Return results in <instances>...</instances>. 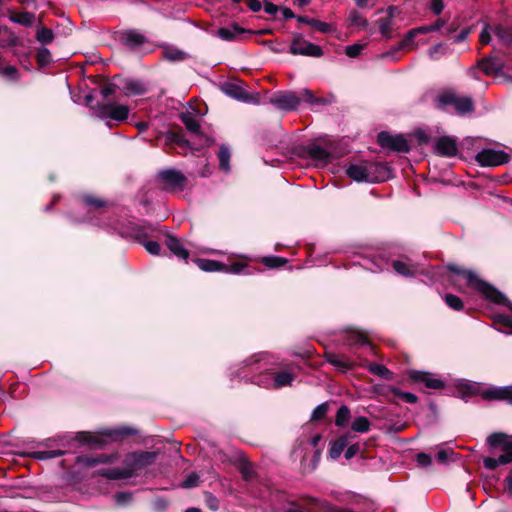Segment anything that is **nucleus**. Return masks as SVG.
<instances>
[{
  "label": "nucleus",
  "instance_id": "nucleus-1",
  "mask_svg": "<svg viewBox=\"0 0 512 512\" xmlns=\"http://www.w3.org/2000/svg\"><path fill=\"white\" fill-rule=\"evenodd\" d=\"M156 458V452H131L125 455L123 467L102 468L97 470L95 474L109 480L129 479L141 475L156 461Z\"/></svg>",
  "mask_w": 512,
  "mask_h": 512
},
{
  "label": "nucleus",
  "instance_id": "nucleus-2",
  "mask_svg": "<svg viewBox=\"0 0 512 512\" xmlns=\"http://www.w3.org/2000/svg\"><path fill=\"white\" fill-rule=\"evenodd\" d=\"M448 269L458 276L463 277L467 284L473 289L477 290L485 298L491 300L496 304L506 305L512 311V303L497 289L489 283L480 279L476 273L471 270H465L457 267L456 265H448ZM499 322L507 327H512V316L500 315Z\"/></svg>",
  "mask_w": 512,
  "mask_h": 512
},
{
  "label": "nucleus",
  "instance_id": "nucleus-3",
  "mask_svg": "<svg viewBox=\"0 0 512 512\" xmlns=\"http://www.w3.org/2000/svg\"><path fill=\"white\" fill-rule=\"evenodd\" d=\"M346 174L356 182L379 183L391 178L392 170L381 162L361 160L348 165Z\"/></svg>",
  "mask_w": 512,
  "mask_h": 512
},
{
  "label": "nucleus",
  "instance_id": "nucleus-4",
  "mask_svg": "<svg viewBox=\"0 0 512 512\" xmlns=\"http://www.w3.org/2000/svg\"><path fill=\"white\" fill-rule=\"evenodd\" d=\"M113 230L122 238L135 240L144 245L146 251L152 255H158L161 247L156 241L147 240L156 231V227L151 224H137L131 221L118 222L113 226Z\"/></svg>",
  "mask_w": 512,
  "mask_h": 512
},
{
  "label": "nucleus",
  "instance_id": "nucleus-5",
  "mask_svg": "<svg viewBox=\"0 0 512 512\" xmlns=\"http://www.w3.org/2000/svg\"><path fill=\"white\" fill-rule=\"evenodd\" d=\"M275 108L282 111L296 110L302 102L310 105H318L323 102L322 99L317 98L309 89H302L299 92L295 91H278L274 93L269 100Z\"/></svg>",
  "mask_w": 512,
  "mask_h": 512
},
{
  "label": "nucleus",
  "instance_id": "nucleus-6",
  "mask_svg": "<svg viewBox=\"0 0 512 512\" xmlns=\"http://www.w3.org/2000/svg\"><path fill=\"white\" fill-rule=\"evenodd\" d=\"M487 443L491 448L500 449L502 454L497 458H484L483 464L486 469L494 470L499 465H506L512 462V436L504 433H493L487 438Z\"/></svg>",
  "mask_w": 512,
  "mask_h": 512
},
{
  "label": "nucleus",
  "instance_id": "nucleus-7",
  "mask_svg": "<svg viewBox=\"0 0 512 512\" xmlns=\"http://www.w3.org/2000/svg\"><path fill=\"white\" fill-rule=\"evenodd\" d=\"M438 106L441 108L453 106L456 113L459 115H465L474 110V102L471 97L460 96L453 92L442 93L438 97Z\"/></svg>",
  "mask_w": 512,
  "mask_h": 512
},
{
  "label": "nucleus",
  "instance_id": "nucleus-8",
  "mask_svg": "<svg viewBox=\"0 0 512 512\" xmlns=\"http://www.w3.org/2000/svg\"><path fill=\"white\" fill-rule=\"evenodd\" d=\"M94 114L100 119H111L116 122H123L128 118L129 107L123 104L112 102L97 103L92 107Z\"/></svg>",
  "mask_w": 512,
  "mask_h": 512
},
{
  "label": "nucleus",
  "instance_id": "nucleus-9",
  "mask_svg": "<svg viewBox=\"0 0 512 512\" xmlns=\"http://www.w3.org/2000/svg\"><path fill=\"white\" fill-rule=\"evenodd\" d=\"M294 380V376L289 372H266L262 375L255 376L253 382L264 388H281L290 386Z\"/></svg>",
  "mask_w": 512,
  "mask_h": 512
},
{
  "label": "nucleus",
  "instance_id": "nucleus-10",
  "mask_svg": "<svg viewBox=\"0 0 512 512\" xmlns=\"http://www.w3.org/2000/svg\"><path fill=\"white\" fill-rule=\"evenodd\" d=\"M290 53L311 57H321L323 50L320 46L305 40L300 34L296 35L290 45Z\"/></svg>",
  "mask_w": 512,
  "mask_h": 512
},
{
  "label": "nucleus",
  "instance_id": "nucleus-11",
  "mask_svg": "<svg viewBox=\"0 0 512 512\" xmlns=\"http://www.w3.org/2000/svg\"><path fill=\"white\" fill-rule=\"evenodd\" d=\"M378 144L383 148H388L396 152L407 153L410 150L408 141L402 135H391L382 131L377 136Z\"/></svg>",
  "mask_w": 512,
  "mask_h": 512
},
{
  "label": "nucleus",
  "instance_id": "nucleus-12",
  "mask_svg": "<svg viewBox=\"0 0 512 512\" xmlns=\"http://www.w3.org/2000/svg\"><path fill=\"white\" fill-rule=\"evenodd\" d=\"M303 153L307 159L313 161L316 166L321 167L328 165L335 158L328 149L315 143L304 147Z\"/></svg>",
  "mask_w": 512,
  "mask_h": 512
},
{
  "label": "nucleus",
  "instance_id": "nucleus-13",
  "mask_svg": "<svg viewBox=\"0 0 512 512\" xmlns=\"http://www.w3.org/2000/svg\"><path fill=\"white\" fill-rule=\"evenodd\" d=\"M476 161L481 166H498L509 161V155L501 150L483 149L476 155Z\"/></svg>",
  "mask_w": 512,
  "mask_h": 512
},
{
  "label": "nucleus",
  "instance_id": "nucleus-14",
  "mask_svg": "<svg viewBox=\"0 0 512 512\" xmlns=\"http://www.w3.org/2000/svg\"><path fill=\"white\" fill-rule=\"evenodd\" d=\"M157 178L166 190L182 188L186 182L185 175L175 169L162 170L158 173Z\"/></svg>",
  "mask_w": 512,
  "mask_h": 512
},
{
  "label": "nucleus",
  "instance_id": "nucleus-15",
  "mask_svg": "<svg viewBox=\"0 0 512 512\" xmlns=\"http://www.w3.org/2000/svg\"><path fill=\"white\" fill-rule=\"evenodd\" d=\"M223 91L226 95H228L231 98H234L238 101H241L244 103H254V104L259 103L258 99L253 94L246 91L240 85H237L234 83H226L223 86Z\"/></svg>",
  "mask_w": 512,
  "mask_h": 512
},
{
  "label": "nucleus",
  "instance_id": "nucleus-16",
  "mask_svg": "<svg viewBox=\"0 0 512 512\" xmlns=\"http://www.w3.org/2000/svg\"><path fill=\"white\" fill-rule=\"evenodd\" d=\"M396 12H398L397 7L389 6L385 12V16L377 20L379 31L386 39L392 37V32L395 28L394 16Z\"/></svg>",
  "mask_w": 512,
  "mask_h": 512
},
{
  "label": "nucleus",
  "instance_id": "nucleus-17",
  "mask_svg": "<svg viewBox=\"0 0 512 512\" xmlns=\"http://www.w3.org/2000/svg\"><path fill=\"white\" fill-rule=\"evenodd\" d=\"M434 149L440 156L454 157L458 153L456 139L450 136L439 137L434 143Z\"/></svg>",
  "mask_w": 512,
  "mask_h": 512
},
{
  "label": "nucleus",
  "instance_id": "nucleus-18",
  "mask_svg": "<svg viewBox=\"0 0 512 512\" xmlns=\"http://www.w3.org/2000/svg\"><path fill=\"white\" fill-rule=\"evenodd\" d=\"M482 397L486 400H500L512 404V385L485 389Z\"/></svg>",
  "mask_w": 512,
  "mask_h": 512
},
{
  "label": "nucleus",
  "instance_id": "nucleus-19",
  "mask_svg": "<svg viewBox=\"0 0 512 512\" xmlns=\"http://www.w3.org/2000/svg\"><path fill=\"white\" fill-rule=\"evenodd\" d=\"M409 376L412 380L423 383L429 389L439 390L445 385L441 379L435 378L428 372L413 370L409 373Z\"/></svg>",
  "mask_w": 512,
  "mask_h": 512
},
{
  "label": "nucleus",
  "instance_id": "nucleus-20",
  "mask_svg": "<svg viewBox=\"0 0 512 512\" xmlns=\"http://www.w3.org/2000/svg\"><path fill=\"white\" fill-rule=\"evenodd\" d=\"M117 459L116 455L98 454V455H80L76 458L78 464L86 467H94L99 464H110Z\"/></svg>",
  "mask_w": 512,
  "mask_h": 512
},
{
  "label": "nucleus",
  "instance_id": "nucleus-21",
  "mask_svg": "<svg viewBox=\"0 0 512 512\" xmlns=\"http://www.w3.org/2000/svg\"><path fill=\"white\" fill-rule=\"evenodd\" d=\"M478 66L487 76H492L499 74L503 70L504 63L495 56H488L481 59L478 62Z\"/></svg>",
  "mask_w": 512,
  "mask_h": 512
},
{
  "label": "nucleus",
  "instance_id": "nucleus-22",
  "mask_svg": "<svg viewBox=\"0 0 512 512\" xmlns=\"http://www.w3.org/2000/svg\"><path fill=\"white\" fill-rule=\"evenodd\" d=\"M146 42V37L135 30L126 31L121 35V43L133 50L140 48Z\"/></svg>",
  "mask_w": 512,
  "mask_h": 512
},
{
  "label": "nucleus",
  "instance_id": "nucleus-23",
  "mask_svg": "<svg viewBox=\"0 0 512 512\" xmlns=\"http://www.w3.org/2000/svg\"><path fill=\"white\" fill-rule=\"evenodd\" d=\"M345 344L349 347H367L373 350V345L365 335L356 330H350L345 335Z\"/></svg>",
  "mask_w": 512,
  "mask_h": 512
},
{
  "label": "nucleus",
  "instance_id": "nucleus-24",
  "mask_svg": "<svg viewBox=\"0 0 512 512\" xmlns=\"http://www.w3.org/2000/svg\"><path fill=\"white\" fill-rule=\"evenodd\" d=\"M167 248L176 257L181 260H187L189 257L188 250L183 246L181 241L172 235H168L165 241Z\"/></svg>",
  "mask_w": 512,
  "mask_h": 512
},
{
  "label": "nucleus",
  "instance_id": "nucleus-25",
  "mask_svg": "<svg viewBox=\"0 0 512 512\" xmlns=\"http://www.w3.org/2000/svg\"><path fill=\"white\" fill-rule=\"evenodd\" d=\"M327 361L340 372H346L354 367V363L344 355L328 354Z\"/></svg>",
  "mask_w": 512,
  "mask_h": 512
},
{
  "label": "nucleus",
  "instance_id": "nucleus-26",
  "mask_svg": "<svg viewBox=\"0 0 512 512\" xmlns=\"http://www.w3.org/2000/svg\"><path fill=\"white\" fill-rule=\"evenodd\" d=\"M243 33H245V30L236 24L230 27H222L217 31L218 37L225 41H235Z\"/></svg>",
  "mask_w": 512,
  "mask_h": 512
},
{
  "label": "nucleus",
  "instance_id": "nucleus-27",
  "mask_svg": "<svg viewBox=\"0 0 512 512\" xmlns=\"http://www.w3.org/2000/svg\"><path fill=\"white\" fill-rule=\"evenodd\" d=\"M351 437L352 436L350 434H345V435L339 437L338 439H336L332 443L330 450H329V454L332 459H337L340 457V455L342 454L344 449L349 445Z\"/></svg>",
  "mask_w": 512,
  "mask_h": 512
},
{
  "label": "nucleus",
  "instance_id": "nucleus-28",
  "mask_svg": "<svg viewBox=\"0 0 512 512\" xmlns=\"http://www.w3.org/2000/svg\"><path fill=\"white\" fill-rule=\"evenodd\" d=\"M296 19L299 23L310 25L321 33H329L333 29L331 24L307 16H297Z\"/></svg>",
  "mask_w": 512,
  "mask_h": 512
},
{
  "label": "nucleus",
  "instance_id": "nucleus-29",
  "mask_svg": "<svg viewBox=\"0 0 512 512\" xmlns=\"http://www.w3.org/2000/svg\"><path fill=\"white\" fill-rule=\"evenodd\" d=\"M197 266L206 272H223L226 269V264L210 259H197Z\"/></svg>",
  "mask_w": 512,
  "mask_h": 512
},
{
  "label": "nucleus",
  "instance_id": "nucleus-30",
  "mask_svg": "<svg viewBox=\"0 0 512 512\" xmlns=\"http://www.w3.org/2000/svg\"><path fill=\"white\" fill-rule=\"evenodd\" d=\"M180 120L185 125L186 129L191 133L198 134L200 132L199 120L192 112L186 111L181 113Z\"/></svg>",
  "mask_w": 512,
  "mask_h": 512
},
{
  "label": "nucleus",
  "instance_id": "nucleus-31",
  "mask_svg": "<svg viewBox=\"0 0 512 512\" xmlns=\"http://www.w3.org/2000/svg\"><path fill=\"white\" fill-rule=\"evenodd\" d=\"M136 431L129 427H122L118 429H106L103 431L102 435L106 436L112 441H117L124 436L134 435Z\"/></svg>",
  "mask_w": 512,
  "mask_h": 512
},
{
  "label": "nucleus",
  "instance_id": "nucleus-32",
  "mask_svg": "<svg viewBox=\"0 0 512 512\" xmlns=\"http://www.w3.org/2000/svg\"><path fill=\"white\" fill-rule=\"evenodd\" d=\"M493 34L504 45L512 44V29L503 27L501 25L493 26Z\"/></svg>",
  "mask_w": 512,
  "mask_h": 512
},
{
  "label": "nucleus",
  "instance_id": "nucleus-33",
  "mask_svg": "<svg viewBox=\"0 0 512 512\" xmlns=\"http://www.w3.org/2000/svg\"><path fill=\"white\" fill-rule=\"evenodd\" d=\"M10 20L25 27H30L35 22V14L31 12H20L12 15Z\"/></svg>",
  "mask_w": 512,
  "mask_h": 512
},
{
  "label": "nucleus",
  "instance_id": "nucleus-34",
  "mask_svg": "<svg viewBox=\"0 0 512 512\" xmlns=\"http://www.w3.org/2000/svg\"><path fill=\"white\" fill-rule=\"evenodd\" d=\"M368 371L384 379H392V372L382 364L368 363Z\"/></svg>",
  "mask_w": 512,
  "mask_h": 512
},
{
  "label": "nucleus",
  "instance_id": "nucleus-35",
  "mask_svg": "<svg viewBox=\"0 0 512 512\" xmlns=\"http://www.w3.org/2000/svg\"><path fill=\"white\" fill-rule=\"evenodd\" d=\"M219 166L224 172L230 171V151L228 147L222 145L218 152Z\"/></svg>",
  "mask_w": 512,
  "mask_h": 512
},
{
  "label": "nucleus",
  "instance_id": "nucleus-36",
  "mask_svg": "<svg viewBox=\"0 0 512 512\" xmlns=\"http://www.w3.org/2000/svg\"><path fill=\"white\" fill-rule=\"evenodd\" d=\"M370 421L364 416H359L352 422V430L357 433H366L370 429Z\"/></svg>",
  "mask_w": 512,
  "mask_h": 512
},
{
  "label": "nucleus",
  "instance_id": "nucleus-37",
  "mask_svg": "<svg viewBox=\"0 0 512 512\" xmlns=\"http://www.w3.org/2000/svg\"><path fill=\"white\" fill-rule=\"evenodd\" d=\"M65 454L64 450H47V451H36L32 453V457L37 460H48L52 458L61 457Z\"/></svg>",
  "mask_w": 512,
  "mask_h": 512
},
{
  "label": "nucleus",
  "instance_id": "nucleus-38",
  "mask_svg": "<svg viewBox=\"0 0 512 512\" xmlns=\"http://www.w3.org/2000/svg\"><path fill=\"white\" fill-rule=\"evenodd\" d=\"M350 419V409L346 405H341L336 414L335 424L339 427L347 425Z\"/></svg>",
  "mask_w": 512,
  "mask_h": 512
},
{
  "label": "nucleus",
  "instance_id": "nucleus-39",
  "mask_svg": "<svg viewBox=\"0 0 512 512\" xmlns=\"http://www.w3.org/2000/svg\"><path fill=\"white\" fill-rule=\"evenodd\" d=\"M36 39L43 44H50L54 40V33L49 28L39 27L36 31Z\"/></svg>",
  "mask_w": 512,
  "mask_h": 512
},
{
  "label": "nucleus",
  "instance_id": "nucleus-40",
  "mask_svg": "<svg viewBox=\"0 0 512 512\" xmlns=\"http://www.w3.org/2000/svg\"><path fill=\"white\" fill-rule=\"evenodd\" d=\"M393 268L398 274L403 276H413L415 274V269L402 261H394Z\"/></svg>",
  "mask_w": 512,
  "mask_h": 512
},
{
  "label": "nucleus",
  "instance_id": "nucleus-41",
  "mask_svg": "<svg viewBox=\"0 0 512 512\" xmlns=\"http://www.w3.org/2000/svg\"><path fill=\"white\" fill-rule=\"evenodd\" d=\"M37 62L40 66L45 67L52 61L51 53L46 47H42L38 50L36 55Z\"/></svg>",
  "mask_w": 512,
  "mask_h": 512
},
{
  "label": "nucleus",
  "instance_id": "nucleus-42",
  "mask_svg": "<svg viewBox=\"0 0 512 512\" xmlns=\"http://www.w3.org/2000/svg\"><path fill=\"white\" fill-rule=\"evenodd\" d=\"M445 303L453 310L460 311L463 309V302L461 298L453 294H446L444 296Z\"/></svg>",
  "mask_w": 512,
  "mask_h": 512
},
{
  "label": "nucleus",
  "instance_id": "nucleus-43",
  "mask_svg": "<svg viewBox=\"0 0 512 512\" xmlns=\"http://www.w3.org/2000/svg\"><path fill=\"white\" fill-rule=\"evenodd\" d=\"M391 392L400 397L406 403L414 404L417 402L418 398L414 393L401 391L399 388L392 387Z\"/></svg>",
  "mask_w": 512,
  "mask_h": 512
},
{
  "label": "nucleus",
  "instance_id": "nucleus-44",
  "mask_svg": "<svg viewBox=\"0 0 512 512\" xmlns=\"http://www.w3.org/2000/svg\"><path fill=\"white\" fill-rule=\"evenodd\" d=\"M164 58L169 61H182L186 58V53L179 49H166L164 51Z\"/></svg>",
  "mask_w": 512,
  "mask_h": 512
},
{
  "label": "nucleus",
  "instance_id": "nucleus-45",
  "mask_svg": "<svg viewBox=\"0 0 512 512\" xmlns=\"http://www.w3.org/2000/svg\"><path fill=\"white\" fill-rule=\"evenodd\" d=\"M417 36L414 29L408 31L404 39L399 43L397 51L400 49H412L414 47V38Z\"/></svg>",
  "mask_w": 512,
  "mask_h": 512
},
{
  "label": "nucleus",
  "instance_id": "nucleus-46",
  "mask_svg": "<svg viewBox=\"0 0 512 512\" xmlns=\"http://www.w3.org/2000/svg\"><path fill=\"white\" fill-rule=\"evenodd\" d=\"M145 92V88L142 83L138 81H128L125 87L126 94L140 95Z\"/></svg>",
  "mask_w": 512,
  "mask_h": 512
},
{
  "label": "nucleus",
  "instance_id": "nucleus-47",
  "mask_svg": "<svg viewBox=\"0 0 512 512\" xmlns=\"http://www.w3.org/2000/svg\"><path fill=\"white\" fill-rule=\"evenodd\" d=\"M98 438L99 437L96 435H93L91 433H85V432L80 433L78 436V439L80 442L89 444L93 447H97L102 444V442Z\"/></svg>",
  "mask_w": 512,
  "mask_h": 512
},
{
  "label": "nucleus",
  "instance_id": "nucleus-48",
  "mask_svg": "<svg viewBox=\"0 0 512 512\" xmlns=\"http://www.w3.org/2000/svg\"><path fill=\"white\" fill-rule=\"evenodd\" d=\"M492 34H493V26H490L489 24H485L481 33H480V42L483 45H488L492 41Z\"/></svg>",
  "mask_w": 512,
  "mask_h": 512
},
{
  "label": "nucleus",
  "instance_id": "nucleus-49",
  "mask_svg": "<svg viewBox=\"0 0 512 512\" xmlns=\"http://www.w3.org/2000/svg\"><path fill=\"white\" fill-rule=\"evenodd\" d=\"M263 263L267 267L276 268L284 265L286 263V260L280 257L269 256L263 259Z\"/></svg>",
  "mask_w": 512,
  "mask_h": 512
},
{
  "label": "nucleus",
  "instance_id": "nucleus-50",
  "mask_svg": "<svg viewBox=\"0 0 512 512\" xmlns=\"http://www.w3.org/2000/svg\"><path fill=\"white\" fill-rule=\"evenodd\" d=\"M364 47L365 45L360 43L349 45L345 48V54L350 58L357 57L364 49Z\"/></svg>",
  "mask_w": 512,
  "mask_h": 512
},
{
  "label": "nucleus",
  "instance_id": "nucleus-51",
  "mask_svg": "<svg viewBox=\"0 0 512 512\" xmlns=\"http://www.w3.org/2000/svg\"><path fill=\"white\" fill-rule=\"evenodd\" d=\"M327 411H328L327 403H321L314 408L312 415H311V419L312 420L322 419L326 415Z\"/></svg>",
  "mask_w": 512,
  "mask_h": 512
},
{
  "label": "nucleus",
  "instance_id": "nucleus-52",
  "mask_svg": "<svg viewBox=\"0 0 512 512\" xmlns=\"http://www.w3.org/2000/svg\"><path fill=\"white\" fill-rule=\"evenodd\" d=\"M241 474L245 481H251L254 478L255 471L251 463H245L241 467Z\"/></svg>",
  "mask_w": 512,
  "mask_h": 512
},
{
  "label": "nucleus",
  "instance_id": "nucleus-53",
  "mask_svg": "<svg viewBox=\"0 0 512 512\" xmlns=\"http://www.w3.org/2000/svg\"><path fill=\"white\" fill-rule=\"evenodd\" d=\"M0 74L11 80L18 79V70L12 65L0 68Z\"/></svg>",
  "mask_w": 512,
  "mask_h": 512
},
{
  "label": "nucleus",
  "instance_id": "nucleus-54",
  "mask_svg": "<svg viewBox=\"0 0 512 512\" xmlns=\"http://www.w3.org/2000/svg\"><path fill=\"white\" fill-rule=\"evenodd\" d=\"M205 503L207 507L213 511L219 509V500L213 494L207 492L205 493Z\"/></svg>",
  "mask_w": 512,
  "mask_h": 512
},
{
  "label": "nucleus",
  "instance_id": "nucleus-55",
  "mask_svg": "<svg viewBox=\"0 0 512 512\" xmlns=\"http://www.w3.org/2000/svg\"><path fill=\"white\" fill-rule=\"evenodd\" d=\"M416 462L421 467H429L432 464V458L429 454L421 452L417 454Z\"/></svg>",
  "mask_w": 512,
  "mask_h": 512
},
{
  "label": "nucleus",
  "instance_id": "nucleus-56",
  "mask_svg": "<svg viewBox=\"0 0 512 512\" xmlns=\"http://www.w3.org/2000/svg\"><path fill=\"white\" fill-rule=\"evenodd\" d=\"M198 482H199V476L196 473H191L182 482V487H184V488L196 487L198 485Z\"/></svg>",
  "mask_w": 512,
  "mask_h": 512
},
{
  "label": "nucleus",
  "instance_id": "nucleus-57",
  "mask_svg": "<svg viewBox=\"0 0 512 512\" xmlns=\"http://www.w3.org/2000/svg\"><path fill=\"white\" fill-rule=\"evenodd\" d=\"M350 21L353 25L356 26H366L367 21L356 11L350 13Z\"/></svg>",
  "mask_w": 512,
  "mask_h": 512
},
{
  "label": "nucleus",
  "instance_id": "nucleus-58",
  "mask_svg": "<svg viewBox=\"0 0 512 512\" xmlns=\"http://www.w3.org/2000/svg\"><path fill=\"white\" fill-rule=\"evenodd\" d=\"M246 268V265L241 263H234L230 266L226 265V269L223 271L224 273H232V274H240Z\"/></svg>",
  "mask_w": 512,
  "mask_h": 512
},
{
  "label": "nucleus",
  "instance_id": "nucleus-59",
  "mask_svg": "<svg viewBox=\"0 0 512 512\" xmlns=\"http://www.w3.org/2000/svg\"><path fill=\"white\" fill-rule=\"evenodd\" d=\"M430 8L435 15L441 14L442 11L444 10L443 0H431Z\"/></svg>",
  "mask_w": 512,
  "mask_h": 512
},
{
  "label": "nucleus",
  "instance_id": "nucleus-60",
  "mask_svg": "<svg viewBox=\"0 0 512 512\" xmlns=\"http://www.w3.org/2000/svg\"><path fill=\"white\" fill-rule=\"evenodd\" d=\"M84 202L88 205V206H92V207H102L105 205V202L101 199H97L93 196H84Z\"/></svg>",
  "mask_w": 512,
  "mask_h": 512
},
{
  "label": "nucleus",
  "instance_id": "nucleus-61",
  "mask_svg": "<svg viewBox=\"0 0 512 512\" xmlns=\"http://www.w3.org/2000/svg\"><path fill=\"white\" fill-rule=\"evenodd\" d=\"M359 452H360V445L358 443L352 444L347 447V449L345 451V458L347 460H349V459L353 458L354 456H356Z\"/></svg>",
  "mask_w": 512,
  "mask_h": 512
},
{
  "label": "nucleus",
  "instance_id": "nucleus-62",
  "mask_svg": "<svg viewBox=\"0 0 512 512\" xmlns=\"http://www.w3.org/2000/svg\"><path fill=\"white\" fill-rule=\"evenodd\" d=\"M452 454H453V452L451 450L441 449L438 451L436 457L439 462L444 463L449 458V456Z\"/></svg>",
  "mask_w": 512,
  "mask_h": 512
},
{
  "label": "nucleus",
  "instance_id": "nucleus-63",
  "mask_svg": "<svg viewBox=\"0 0 512 512\" xmlns=\"http://www.w3.org/2000/svg\"><path fill=\"white\" fill-rule=\"evenodd\" d=\"M115 499L119 504H125L131 499V494L127 492H119L115 495Z\"/></svg>",
  "mask_w": 512,
  "mask_h": 512
},
{
  "label": "nucleus",
  "instance_id": "nucleus-64",
  "mask_svg": "<svg viewBox=\"0 0 512 512\" xmlns=\"http://www.w3.org/2000/svg\"><path fill=\"white\" fill-rule=\"evenodd\" d=\"M461 390L467 395L471 396L477 393V386L475 384H465Z\"/></svg>",
  "mask_w": 512,
  "mask_h": 512
}]
</instances>
